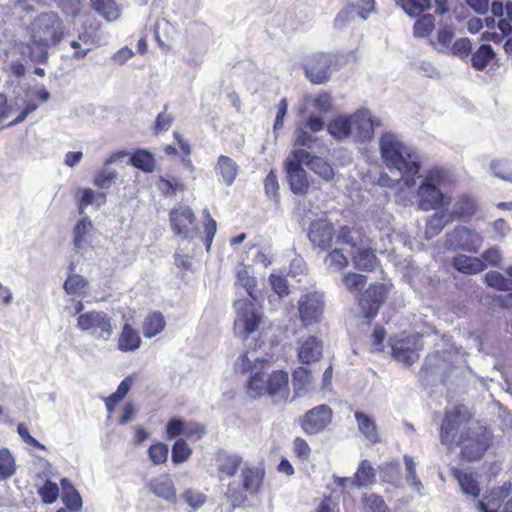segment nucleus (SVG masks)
Returning <instances> with one entry per match:
<instances>
[{
  "instance_id": "36",
  "label": "nucleus",
  "mask_w": 512,
  "mask_h": 512,
  "mask_svg": "<svg viewBox=\"0 0 512 512\" xmlns=\"http://www.w3.org/2000/svg\"><path fill=\"white\" fill-rule=\"evenodd\" d=\"M63 487V502L66 507L74 512H79L82 509V498L76 488L67 480L62 479Z\"/></svg>"
},
{
  "instance_id": "37",
  "label": "nucleus",
  "mask_w": 512,
  "mask_h": 512,
  "mask_svg": "<svg viewBox=\"0 0 512 512\" xmlns=\"http://www.w3.org/2000/svg\"><path fill=\"white\" fill-rule=\"evenodd\" d=\"M354 416H355V419L357 421V424H358V427H359V430L361 431V433H363L365 435V437L368 440H370L371 442H373V443L378 442L379 436H378L377 426H376L375 421L371 417H369L367 414L360 412V411H356Z\"/></svg>"
},
{
  "instance_id": "23",
  "label": "nucleus",
  "mask_w": 512,
  "mask_h": 512,
  "mask_svg": "<svg viewBox=\"0 0 512 512\" xmlns=\"http://www.w3.org/2000/svg\"><path fill=\"white\" fill-rule=\"evenodd\" d=\"M477 209L476 200L470 195L462 194L456 198L452 210L447 213L452 221H467L476 214Z\"/></svg>"
},
{
  "instance_id": "33",
  "label": "nucleus",
  "mask_w": 512,
  "mask_h": 512,
  "mask_svg": "<svg viewBox=\"0 0 512 512\" xmlns=\"http://www.w3.org/2000/svg\"><path fill=\"white\" fill-rule=\"evenodd\" d=\"M70 274L63 284V289L68 295H84L88 288V281L79 274L73 273L74 265L69 266Z\"/></svg>"
},
{
  "instance_id": "51",
  "label": "nucleus",
  "mask_w": 512,
  "mask_h": 512,
  "mask_svg": "<svg viewBox=\"0 0 512 512\" xmlns=\"http://www.w3.org/2000/svg\"><path fill=\"white\" fill-rule=\"evenodd\" d=\"M118 173L115 170H97L93 177V185L101 190L109 189L117 180Z\"/></svg>"
},
{
  "instance_id": "31",
  "label": "nucleus",
  "mask_w": 512,
  "mask_h": 512,
  "mask_svg": "<svg viewBox=\"0 0 512 512\" xmlns=\"http://www.w3.org/2000/svg\"><path fill=\"white\" fill-rule=\"evenodd\" d=\"M76 199L79 214H83L85 209L91 204L95 203L97 206L104 205L107 195L105 192L96 194L91 188H80L76 193Z\"/></svg>"
},
{
  "instance_id": "6",
  "label": "nucleus",
  "mask_w": 512,
  "mask_h": 512,
  "mask_svg": "<svg viewBox=\"0 0 512 512\" xmlns=\"http://www.w3.org/2000/svg\"><path fill=\"white\" fill-rule=\"evenodd\" d=\"M472 415L462 405H455L446 410L439 429V438L442 444L449 448L457 447L463 425L471 419Z\"/></svg>"
},
{
  "instance_id": "46",
  "label": "nucleus",
  "mask_w": 512,
  "mask_h": 512,
  "mask_svg": "<svg viewBox=\"0 0 512 512\" xmlns=\"http://www.w3.org/2000/svg\"><path fill=\"white\" fill-rule=\"evenodd\" d=\"M148 457L154 465L165 464L168 460L169 447L166 443L156 441L148 448Z\"/></svg>"
},
{
  "instance_id": "49",
  "label": "nucleus",
  "mask_w": 512,
  "mask_h": 512,
  "mask_svg": "<svg viewBox=\"0 0 512 512\" xmlns=\"http://www.w3.org/2000/svg\"><path fill=\"white\" fill-rule=\"evenodd\" d=\"M449 222H452V220H450L447 212L434 213L427 220L426 234H429L430 236L439 234Z\"/></svg>"
},
{
  "instance_id": "59",
  "label": "nucleus",
  "mask_w": 512,
  "mask_h": 512,
  "mask_svg": "<svg viewBox=\"0 0 512 512\" xmlns=\"http://www.w3.org/2000/svg\"><path fill=\"white\" fill-rule=\"evenodd\" d=\"M206 433L205 426L194 421H185L183 436L190 441L200 440Z\"/></svg>"
},
{
  "instance_id": "32",
  "label": "nucleus",
  "mask_w": 512,
  "mask_h": 512,
  "mask_svg": "<svg viewBox=\"0 0 512 512\" xmlns=\"http://www.w3.org/2000/svg\"><path fill=\"white\" fill-rule=\"evenodd\" d=\"M313 384V375L309 368L299 366L292 372V385L295 395L306 392Z\"/></svg>"
},
{
  "instance_id": "44",
  "label": "nucleus",
  "mask_w": 512,
  "mask_h": 512,
  "mask_svg": "<svg viewBox=\"0 0 512 512\" xmlns=\"http://www.w3.org/2000/svg\"><path fill=\"white\" fill-rule=\"evenodd\" d=\"M454 38V29L449 25L440 26L437 31L436 41L433 42V45L440 52H450V47L452 45V40Z\"/></svg>"
},
{
  "instance_id": "29",
  "label": "nucleus",
  "mask_w": 512,
  "mask_h": 512,
  "mask_svg": "<svg viewBox=\"0 0 512 512\" xmlns=\"http://www.w3.org/2000/svg\"><path fill=\"white\" fill-rule=\"evenodd\" d=\"M376 469L367 459L361 460L354 476L352 477V485L357 488L368 487L376 482Z\"/></svg>"
},
{
  "instance_id": "30",
  "label": "nucleus",
  "mask_w": 512,
  "mask_h": 512,
  "mask_svg": "<svg viewBox=\"0 0 512 512\" xmlns=\"http://www.w3.org/2000/svg\"><path fill=\"white\" fill-rule=\"evenodd\" d=\"M166 327V320L160 311L150 312L142 322V331L145 338H153Z\"/></svg>"
},
{
  "instance_id": "14",
  "label": "nucleus",
  "mask_w": 512,
  "mask_h": 512,
  "mask_svg": "<svg viewBox=\"0 0 512 512\" xmlns=\"http://www.w3.org/2000/svg\"><path fill=\"white\" fill-rule=\"evenodd\" d=\"M333 411L327 404H321L308 410L299 419V425L306 435L323 432L332 422Z\"/></svg>"
},
{
  "instance_id": "50",
  "label": "nucleus",
  "mask_w": 512,
  "mask_h": 512,
  "mask_svg": "<svg viewBox=\"0 0 512 512\" xmlns=\"http://www.w3.org/2000/svg\"><path fill=\"white\" fill-rule=\"evenodd\" d=\"M485 283L499 291L512 290V281L498 271H489L485 274Z\"/></svg>"
},
{
  "instance_id": "22",
  "label": "nucleus",
  "mask_w": 512,
  "mask_h": 512,
  "mask_svg": "<svg viewBox=\"0 0 512 512\" xmlns=\"http://www.w3.org/2000/svg\"><path fill=\"white\" fill-rule=\"evenodd\" d=\"M356 249L351 257L354 268L363 272L375 271L380 264L376 250L370 244Z\"/></svg>"
},
{
  "instance_id": "20",
  "label": "nucleus",
  "mask_w": 512,
  "mask_h": 512,
  "mask_svg": "<svg viewBox=\"0 0 512 512\" xmlns=\"http://www.w3.org/2000/svg\"><path fill=\"white\" fill-rule=\"evenodd\" d=\"M215 462L219 478H231L235 476L238 470L241 468L243 458L238 454L219 450L215 454Z\"/></svg>"
},
{
  "instance_id": "11",
  "label": "nucleus",
  "mask_w": 512,
  "mask_h": 512,
  "mask_svg": "<svg viewBox=\"0 0 512 512\" xmlns=\"http://www.w3.org/2000/svg\"><path fill=\"white\" fill-rule=\"evenodd\" d=\"M77 328L83 332L90 331L99 339L108 340L114 332L111 317L104 311H88L77 318Z\"/></svg>"
},
{
  "instance_id": "27",
  "label": "nucleus",
  "mask_w": 512,
  "mask_h": 512,
  "mask_svg": "<svg viewBox=\"0 0 512 512\" xmlns=\"http://www.w3.org/2000/svg\"><path fill=\"white\" fill-rule=\"evenodd\" d=\"M453 267L460 273L475 275L486 269V263L479 257L457 255L452 259Z\"/></svg>"
},
{
  "instance_id": "17",
  "label": "nucleus",
  "mask_w": 512,
  "mask_h": 512,
  "mask_svg": "<svg viewBox=\"0 0 512 512\" xmlns=\"http://www.w3.org/2000/svg\"><path fill=\"white\" fill-rule=\"evenodd\" d=\"M324 310V302L315 293H308L298 302L300 320L304 327L320 322Z\"/></svg>"
},
{
  "instance_id": "21",
  "label": "nucleus",
  "mask_w": 512,
  "mask_h": 512,
  "mask_svg": "<svg viewBox=\"0 0 512 512\" xmlns=\"http://www.w3.org/2000/svg\"><path fill=\"white\" fill-rule=\"evenodd\" d=\"M323 355V342L316 336H308L301 342L297 357L303 364H311L318 362Z\"/></svg>"
},
{
  "instance_id": "7",
  "label": "nucleus",
  "mask_w": 512,
  "mask_h": 512,
  "mask_svg": "<svg viewBox=\"0 0 512 512\" xmlns=\"http://www.w3.org/2000/svg\"><path fill=\"white\" fill-rule=\"evenodd\" d=\"M310 153L304 149H294L285 161L287 181L291 191L296 195H305L309 190L307 173L302 167L308 161Z\"/></svg>"
},
{
  "instance_id": "42",
  "label": "nucleus",
  "mask_w": 512,
  "mask_h": 512,
  "mask_svg": "<svg viewBox=\"0 0 512 512\" xmlns=\"http://www.w3.org/2000/svg\"><path fill=\"white\" fill-rule=\"evenodd\" d=\"M237 284L244 287L247 294L249 295V300H256V289H257V281L256 278L250 276L247 270V267L241 265V267L236 272Z\"/></svg>"
},
{
  "instance_id": "64",
  "label": "nucleus",
  "mask_w": 512,
  "mask_h": 512,
  "mask_svg": "<svg viewBox=\"0 0 512 512\" xmlns=\"http://www.w3.org/2000/svg\"><path fill=\"white\" fill-rule=\"evenodd\" d=\"M205 213V221H204V231H205V246L207 251L210 250L213 238L217 231L216 221L212 218L208 210L204 211Z\"/></svg>"
},
{
  "instance_id": "47",
  "label": "nucleus",
  "mask_w": 512,
  "mask_h": 512,
  "mask_svg": "<svg viewBox=\"0 0 512 512\" xmlns=\"http://www.w3.org/2000/svg\"><path fill=\"white\" fill-rule=\"evenodd\" d=\"M16 472L15 459L11 452L6 449H0V480H6Z\"/></svg>"
},
{
  "instance_id": "8",
  "label": "nucleus",
  "mask_w": 512,
  "mask_h": 512,
  "mask_svg": "<svg viewBox=\"0 0 512 512\" xmlns=\"http://www.w3.org/2000/svg\"><path fill=\"white\" fill-rule=\"evenodd\" d=\"M389 290L388 285L374 282L359 294L357 304L368 324L378 315L381 306L388 298Z\"/></svg>"
},
{
  "instance_id": "62",
  "label": "nucleus",
  "mask_w": 512,
  "mask_h": 512,
  "mask_svg": "<svg viewBox=\"0 0 512 512\" xmlns=\"http://www.w3.org/2000/svg\"><path fill=\"white\" fill-rule=\"evenodd\" d=\"M293 452L300 461H307L311 455V448L304 438L297 436L293 440Z\"/></svg>"
},
{
  "instance_id": "3",
  "label": "nucleus",
  "mask_w": 512,
  "mask_h": 512,
  "mask_svg": "<svg viewBox=\"0 0 512 512\" xmlns=\"http://www.w3.org/2000/svg\"><path fill=\"white\" fill-rule=\"evenodd\" d=\"M493 433L486 426L466 427L460 434L458 446L459 458L465 462L481 460L493 445Z\"/></svg>"
},
{
  "instance_id": "48",
  "label": "nucleus",
  "mask_w": 512,
  "mask_h": 512,
  "mask_svg": "<svg viewBox=\"0 0 512 512\" xmlns=\"http://www.w3.org/2000/svg\"><path fill=\"white\" fill-rule=\"evenodd\" d=\"M181 499L192 511H196L207 502V495L199 489L188 488L181 494Z\"/></svg>"
},
{
  "instance_id": "57",
  "label": "nucleus",
  "mask_w": 512,
  "mask_h": 512,
  "mask_svg": "<svg viewBox=\"0 0 512 512\" xmlns=\"http://www.w3.org/2000/svg\"><path fill=\"white\" fill-rule=\"evenodd\" d=\"M490 169L494 176L512 183V165L507 160H495L491 163Z\"/></svg>"
},
{
  "instance_id": "61",
  "label": "nucleus",
  "mask_w": 512,
  "mask_h": 512,
  "mask_svg": "<svg viewBox=\"0 0 512 512\" xmlns=\"http://www.w3.org/2000/svg\"><path fill=\"white\" fill-rule=\"evenodd\" d=\"M392 355L398 361H402L407 365H411L414 362L416 356L413 349L410 347H404L402 344H395L392 346Z\"/></svg>"
},
{
  "instance_id": "5",
  "label": "nucleus",
  "mask_w": 512,
  "mask_h": 512,
  "mask_svg": "<svg viewBox=\"0 0 512 512\" xmlns=\"http://www.w3.org/2000/svg\"><path fill=\"white\" fill-rule=\"evenodd\" d=\"M256 300L240 299L234 302L236 317L233 330L243 340L253 334L262 322L263 313L255 304Z\"/></svg>"
},
{
  "instance_id": "10",
  "label": "nucleus",
  "mask_w": 512,
  "mask_h": 512,
  "mask_svg": "<svg viewBox=\"0 0 512 512\" xmlns=\"http://www.w3.org/2000/svg\"><path fill=\"white\" fill-rule=\"evenodd\" d=\"M169 222L175 235L190 239L198 231L197 218L189 205L178 203L169 211Z\"/></svg>"
},
{
  "instance_id": "55",
  "label": "nucleus",
  "mask_w": 512,
  "mask_h": 512,
  "mask_svg": "<svg viewBox=\"0 0 512 512\" xmlns=\"http://www.w3.org/2000/svg\"><path fill=\"white\" fill-rule=\"evenodd\" d=\"M367 280L366 275L356 272H347L342 276V283L349 292L361 290L367 283Z\"/></svg>"
},
{
  "instance_id": "39",
  "label": "nucleus",
  "mask_w": 512,
  "mask_h": 512,
  "mask_svg": "<svg viewBox=\"0 0 512 512\" xmlns=\"http://www.w3.org/2000/svg\"><path fill=\"white\" fill-rule=\"evenodd\" d=\"M352 116L339 117L328 124V132L336 139L342 140L352 134Z\"/></svg>"
},
{
  "instance_id": "25",
  "label": "nucleus",
  "mask_w": 512,
  "mask_h": 512,
  "mask_svg": "<svg viewBox=\"0 0 512 512\" xmlns=\"http://www.w3.org/2000/svg\"><path fill=\"white\" fill-rule=\"evenodd\" d=\"M149 490L157 497L175 503L177 500L176 489L168 475L153 478L148 483Z\"/></svg>"
},
{
  "instance_id": "26",
  "label": "nucleus",
  "mask_w": 512,
  "mask_h": 512,
  "mask_svg": "<svg viewBox=\"0 0 512 512\" xmlns=\"http://www.w3.org/2000/svg\"><path fill=\"white\" fill-rule=\"evenodd\" d=\"M142 343L139 332L129 323L122 326L117 339V348L121 352H134Z\"/></svg>"
},
{
  "instance_id": "58",
  "label": "nucleus",
  "mask_w": 512,
  "mask_h": 512,
  "mask_svg": "<svg viewBox=\"0 0 512 512\" xmlns=\"http://www.w3.org/2000/svg\"><path fill=\"white\" fill-rule=\"evenodd\" d=\"M90 227H91V222L87 217L80 219L76 223V225L73 229V236H74L73 242H74V245L76 248L82 247L83 243L85 242L86 234Z\"/></svg>"
},
{
  "instance_id": "19",
  "label": "nucleus",
  "mask_w": 512,
  "mask_h": 512,
  "mask_svg": "<svg viewBox=\"0 0 512 512\" xmlns=\"http://www.w3.org/2000/svg\"><path fill=\"white\" fill-rule=\"evenodd\" d=\"M336 243L356 249L371 244V239L361 225H342L337 229Z\"/></svg>"
},
{
  "instance_id": "54",
  "label": "nucleus",
  "mask_w": 512,
  "mask_h": 512,
  "mask_svg": "<svg viewBox=\"0 0 512 512\" xmlns=\"http://www.w3.org/2000/svg\"><path fill=\"white\" fill-rule=\"evenodd\" d=\"M362 503L364 508L369 512H390L383 497L375 493L365 494L362 497Z\"/></svg>"
},
{
  "instance_id": "18",
  "label": "nucleus",
  "mask_w": 512,
  "mask_h": 512,
  "mask_svg": "<svg viewBox=\"0 0 512 512\" xmlns=\"http://www.w3.org/2000/svg\"><path fill=\"white\" fill-rule=\"evenodd\" d=\"M352 134L360 141H370L374 136V129L380 122L374 119L368 110H358L352 115Z\"/></svg>"
},
{
  "instance_id": "41",
  "label": "nucleus",
  "mask_w": 512,
  "mask_h": 512,
  "mask_svg": "<svg viewBox=\"0 0 512 512\" xmlns=\"http://www.w3.org/2000/svg\"><path fill=\"white\" fill-rule=\"evenodd\" d=\"M396 2L411 17L420 16L432 7L431 0H396Z\"/></svg>"
},
{
  "instance_id": "34",
  "label": "nucleus",
  "mask_w": 512,
  "mask_h": 512,
  "mask_svg": "<svg viewBox=\"0 0 512 512\" xmlns=\"http://www.w3.org/2000/svg\"><path fill=\"white\" fill-rule=\"evenodd\" d=\"M129 163L145 173L153 172L155 159L152 153L145 149H137L130 156Z\"/></svg>"
},
{
  "instance_id": "15",
  "label": "nucleus",
  "mask_w": 512,
  "mask_h": 512,
  "mask_svg": "<svg viewBox=\"0 0 512 512\" xmlns=\"http://www.w3.org/2000/svg\"><path fill=\"white\" fill-rule=\"evenodd\" d=\"M38 32L42 35L39 40L41 45H56L64 36L63 22L54 12L42 13L38 17Z\"/></svg>"
},
{
  "instance_id": "1",
  "label": "nucleus",
  "mask_w": 512,
  "mask_h": 512,
  "mask_svg": "<svg viewBox=\"0 0 512 512\" xmlns=\"http://www.w3.org/2000/svg\"><path fill=\"white\" fill-rule=\"evenodd\" d=\"M268 364L265 359L252 362L247 353L241 355L239 371L241 374L250 373L245 385L246 393L253 399L268 396L273 403H286L290 396L289 375L284 370H273L268 374Z\"/></svg>"
},
{
  "instance_id": "40",
  "label": "nucleus",
  "mask_w": 512,
  "mask_h": 512,
  "mask_svg": "<svg viewBox=\"0 0 512 512\" xmlns=\"http://www.w3.org/2000/svg\"><path fill=\"white\" fill-rule=\"evenodd\" d=\"M495 56H496V54L490 45L482 44L472 54V57H471L472 66L476 70L482 71L495 58Z\"/></svg>"
},
{
  "instance_id": "4",
  "label": "nucleus",
  "mask_w": 512,
  "mask_h": 512,
  "mask_svg": "<svg viewBox=\"0 0 512 512\" xmlns=\"http://www.w3.org/2000/svg\"><path fill=\"white\" fill-rule=\"evenodd\" d=\"M265 477V469L258 466L245 465L241 468V488L235 483L227 487L226 497L233 506H244L249 495H256L260 492Z\"/></svg>"
},
{
  "instance_id": "9",
  "label": "nucleus",
  "mask_w": 512,
  "mask_h": 512,
  "mask_svg": "<svg viewBox=\"0 0 512 512\" xmlns=\"http://www.w3.org/2000/svg\"><path fill=\"white\" fill-rule=\"evenodd\" d=\"M441 180V175L439 173L430 172L427 174L425 180L419 185L417 196L418 206L421 210H436L447 203V197L438 187Z\"/></svg>"
},
{
  "instance_id": "43",
  "label": "nucleus",
  "mask_w": 512,
  "mask_h": 512,
  "mask_svg": "<svg viewBox=\"0 0 512 512\" xmlns=\"http://www.w3.org/2000/svg\"><path fill=\"white\" fill-rule=\"evenodd\" d=\"M193 453L186 440L183 438L176 439L172 445L171 460L174 465L182 464L188 461Z\"/></svg>"
},
{
  "instance_id": "2",
  "label": "nucleus",
  "mask_w": 512,
  "mask_h": 512,
  "mask_svg": "<svg viewBox=\"0 0 512 512\" xmlns=\"http://www.w3.org/2000/svg\"><path fill=\"white\" fill-rule=\"evenodd\" d=\"M379 146L386 167L389 170L396 169L399 171L405 186L413 187L416 184L415 178L421 168L420 158L416 151L392 133L382 134Z\"/></svg>"
},
{
  "instance_id": "53",
  "label": "nucleus",
  "mask_w": 512,
  "mask_h": 512,
  "mask_svg": "<svg viewBox=\"0 0 512 512\" xmlns=\"http://www.w3.org/2000/svg\"><path fill=\"white\" fill-rule=\"evenodd\" d=\"M157 188L161 192V194L165 197H172L176 194L177 191H184V184L177 179H167L163 176H160L157 181Z\"/></svg>"
},
{
  "instance_id": "38",
  "label": "nucleus",
  "mask_w": 512,
  "mask_h": 512,
  "mask_svg": "<svg viewBox=\"0 0 512 512\" xmlns=\"http://www.w3.org/2000/svg\"><path fill=\"white\" fill-rule=\"evenodd\" d=\"M304 163L322 179L329 181L334 178V169L327 160L310 154V158L308 161H304Z\"/></svg>"
},
{
  "instance_id": "45",
  "label": "nucleus",
  "mask_w": 512,
  "mask_h": 512,
  "mask_svg": "<svg viewBox=\"0 0 512 512\" xmlns=\"http://www.w3.org/2000/svg\"><path fill=\"white\" fill-rule=\"evenodd\" d=\"M435 28V18L431 14L420 16L414 23L413 34L417 38L428 37Z\"/></svg>"
},
{
  "instance_id": "13",
  "label": "nucleus",
  "mask_w": 512,
  "mask_h": 512,
  "mask_svg": "<svg viewBox=\"0 0 512 512\" xmlns=\"http://www.w3.org/2000/svg\"><path fill=\"white\" fill-rule=\"evenodd\" d=\"M337 230L334 224L325 218L314 219L308 226L307 237L314 248L330 250L336 243Z\"/></svg>"
},
{
  "instance_id": "52",
  "label": "nucleus",
  "mask_w": 512,
  "mask_h": 512,
  "mask_svg": "<svg viewBox=\"0 0 512 512\" xmlns=\"http://www.w3.org/2000/svg\"><path fill=\"white\" fill-rule=\"evenodd\" d=\"M327 252L325 262H328L330 267H333L337 271H343L348 267L349 260L342 249L331 248L327 250Z\"/></svg>"
},
{
  "instance_id": "60",
  "label": "nucleus",
  "mask_w": 512,
  "mask_h": 512,
  "mask_svg": "<svg viewBox=\"0 0 512 512\" xmlns=\"http://www.w3.org/2000/svg\"><path fill=\"white\" fill-rule=\"evenodd\" d=\"M185 427V420L173 417L171 418L165 427V436L167 439H176L179 436H183Z\"/></svg>"
},
{
  "instance_id": "12",
  "label": "nucleus",
  "mask_w": 512,
  "mask_h": 512,
  "mask_svg": "<svg viewBox=\"0 0 512 512\" xmlns=\"http://www.w3.org/2000/svg\"><path fill=\"white\" fill-rule=\"evenodd\" d=\"M477 507L481 512H512V483L507 481L487 491Z\"/></svg>"
},
{
  "instance_id": "24",
  "label": "nucleus",
  "mask_w": 512,
  "mask_h": 512,
  "mask_svg": "<svg viewBox=\"0 0 512 512\" xmlns=\"http://www.w3.org/2000/svg\"><path fill=\"white\" fill-rule=\"evenodd\" d=\"M451 476L457 480L462 492L474 498L480 495L481 489L477 475L471 471L462 470L457 467L450 468Z\"/></svg>"
},
{
  "instance_id": "56",
  "label": "nucleus",
  "mask_w": 512,
  "mask_h": 512,
  "mask_svg": "<svg viewBox=\"0 0 512 512\" xmlns=\"http://www.w3.org/2000/svg\"><path fill=\"white\" fill-rule=\"evenodd\" d=\"M38 494L45 504L54 503L59 496V487L55 482L46 480L44 484L38 489Z\"/></svg>"
},
{
  "instance_id": "16",
  "label": "nucleus",
  "mask_w": 512,
  "mask_h": 512,
  "mask_svg": "<svg viewBox=\"0 0 512 512\" xmlns=\"http://www.w3.org/2000/svg\"><path fill=\"white\" fill-rule=\"evenodd\" d=\"M333 59L330 54L316 53L310 56L304 64L305 76L313 84H323L330 79Z\"/></svg>"
},
{
  "instance_id": "35",
  "label": "nucleus",
  "mask_w": 512,
  "mask_h": 512,
  "mask_svg": "<svg viewBox=\"0 0 512 512\" xmlns=\"http://www.w3.org/2000/svg\"><path fill=\"white\" fill-rule=\"evenodd\" d=\"M91 5L107 21H115L121 14V9L114 0H91Z\"/></svg>"
},
{
  "instance_id": "63",
  "label": "nucleus",
  "mask_w": 512,
  "mask_h": 512,
  "mask_svg": "<svg viewBox=\"0 0 512 512\" xmlns=\"http://www.w3.org/2000/svg\"><path fill=\"white\" fill-rule=\"evenodd\" d=\"M269 282L274 292L280 297L287 296L289 294L288 281L285 277L277 274L269 275Z\"/></svg>"
},
{
  "instance_id": "28",
  "label": "nucleus",
  "mask_w": 512,
  "mask_h": 512,
  "mask_svg": "<svg viewBox=\"0 0 512 512\" xmlns=\"http://www.w3.org/2000/svg\"><path fill=\"white\" fill-rule=\"evenodd\" d=\"M215 172L222 178L225 185L231 186L239 172L237 163L226 155H220L215 165Z\"/></svg>"
}]
</instances>
